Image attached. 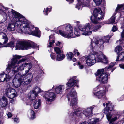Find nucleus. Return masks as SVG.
<instances>
[{
    "instance_id": "25",
    "label": "nucleus",
    "mask_w": 124,
    "mask_h": 124,
    "mask_svg": "<svg viewBox=\"0 0 124 124\" xmlns=\"http://www.w3.org/2000/svg\"><path fill=\"white\" fill-rule=\"evenodd\" d=\"M0 36L1 37L2 41H4L3 42V44H5L7 42L8 39L5 34L2 32H0ZM1 44V43H0V45Z\"/></svg>"
},
{
    "instance_id": "31",
    "label": "nucleus",
    "mask_w": 124,
    "mask_h": 124,
    "mask_svg": "<svg viewBox=\"0 0 124 124\" xmlns=\"http://www.w3.org/2000/svg\"><path fill=\"white\" fill-rule=\"evenodd\" d=\"M41 102L40 100L38 99L36 100L34 103V107L35 109L38 108L40 106Z\"/></svg>"
},
{
    "instance_id": "2",
    "label": "nucleus",
    "mask_w": 124,
    "mask_h": 124,
    "mask_svg": "<svg viewBox=\"0 0 124 124\" xmlns=\"http://www.w3.org/2000/svg\"><path fill=\"white\" fill-rule=\"evenodd\" d=\"M23 56L15 55H13V58L11 59V63L8 62V64L6 68L7 71H9V75L10 76H13L15 73H17L19 71L23 70L24 68V64H23L19 67H17L18 65L21 63L22 62L29 58L28 56H25V58L18 61L17 59L21 58Z\"/></svg>"
},
{
    "instance_id": "5",
    "label": "nucleus",
    "mask_w": 124,
    "mask_h": 124,
    "mask_svg": "<svg viewBox=\"0 0 124 124\" xmlns=\"http://www.w3.org/2000/svg\"><path fill=\"white\" fill-rule=\"evenodd\" d=\"M67 97L68 103L72 106L73 109L76 107L77 102V93L74 88H72L67 93Z\"/></svg>"
},
{
    "instance_id": "57",
    "label": "nucleus",
    "mask_w": 124,
    "mask_h": 124,
    "mask_svg": "<svg viewBox=\"0 0 124 124\" xmlns=\"http://www.w3.org/2000/svg\"><path fill=\"white\" fill-rule=\"evenodd\" d=\"M7 116L8 118H10L12 116V115L10 112H8L7 114Z\"/></svg>"
},
{
    "instance_id": "26",
    "label": "nucleus",
    "mask_w": 124,
    "mask_h": 124,
    "mask_svg": "<svg viewBox=\"0 0 124 124\" xmlns=\"http://www.w3.org/2000/svg\"><path fill=\"white\" fill-rule=\"evenodd\" d=\"M8 101L6 98L3 97L2 99H0V107H3L6 106Z\"/></svg>"
},
{
    "instance_id": "34",
    "label": "nucleus",
    "mask_w": 124,
    "mask_h": 124,
    "mask_svg": "<svg viewBox=\"0 0 124 124\" xmlns=\"http://www.w3.org/2000/svg\"><path fill=\"white\" fill-rule=\"evenodd\" d=\"M49 45H48V47H51L53 46V44L54 42V37L53 35H51L49 36Z\"/></svg>"
},
{
    "instance_id": "43",
    "label": "nucleus",
    "mask_w": 124,
    "mask_h": 124,
    "mask_svg": "<svg viewBox=\"0 0 124 124\" xmlns=\"http://www.w3.org/2000/svg\"><path fill=\"white\" fill-rule=\"evenodd\" d=\"M115 20V16L114 15L112 16V17L109 20V22L107 23L108 24H112L114 23Z\"/></svg>"
},
{
    "instance_id": "30",
    "label": "nucleus",
    "mask_w": 124,
    "mask_h": 124,
    "mask_svg": "<svg viewBox=\"0 0 124 124\" xmlns=\"http://www.w3.org/2000/svg\"><path fill=\"white\" fill-rule=\"evenodd\" d=\"M24 68H27V70H25V74H26L28 73L32 67V64L31 63H24Z\"/></svg>"
},
{
    "instance_id": "12",
    "label": "nucleus",
    "mask_w": 124,
    "mask_h": 124,
    "mask_svg": "<svg viewBox=\"0 0 124 124\" xmlns=\"http://www.w3.org/2000/svg\"><path fill=\"white\" fill-rule=\"evenodd\" d=\"M23 76L18 73L15 76L13 80V84L16 88L19 87L21 85L24 84V82L23 80Z\"/></svg>"
},
{
    "instance_id": "55",
    "label": "nucleus",
    "mask_w": 124,
    "mask_h": 124,
    "mask_svg": "<svg viewBox=\"0 0 124 124\" xmlns=\"http://www.w3.org/2000/svg\"><path fill=\"white\" fill-rule=\"evenodd\" d=\"M115 62H113L111 63L109 66L110 68H112L115 65Z\"/></svg>"
},
{
    "instance_id": "4",
    "label": "nucleus",
    "mask_w": 124,
    "mask_h": 124,
    "mask_svg": "<svg viewBox=\"0 0 124 124\" xmlns=\"http://www.w3.org/2000/svg\"><path fill=\"white\" fill-rule=\"evenodd\" d=\"M37 46L36 44L30 41H18L16 44V50H27L31 48H35Z\"/></svg>"
},
{
    "instance_id": "62",
    "label": "nucleus",
    "mask_w": 124,
    "mask_h": 124,
    "mask_svg": "<svg viewBox=\"0 0 124 124\" xmlns=\"http://www.w3.org/2000/svg\"><path fill=\"white\" fill-rule=\"evenodd\" d=\"M67 1H69L70 3H72L73 2V0H66Z\"/></svg>"
},
{
    "instance_id": "18",
    "label": "nucleus",
    "mask_w": 124,
    "mask_h": 124,
    "mask_svg": "<svg viewBox=\"0 0 124 124\" xmlns=\"http://www.w3.org/2000/svg\"><path fill=\"white\" fill-rule=\"evenodd\" d=\"M7 73L8 74V76L7 74H5V72H3L0 74V82H3L5 81H7L8 79H9L13 76H10L9 75V71H7Z\"/></svg>"
},
{
    "instance_id": "40",
    "label": "nucleus",
    "mask_w": 124,
    "mask_h": 124,
    "mask_svg": "<svg viewBox=\"0 0 124 124\" xmlns=\"http://www.w3.org/2000/svg\"><path fill=\"white\" fill-rule=\"evenodd\" d=\"M15 41H11L10 42L8 43L5 46V47H15V45H14L15 42Z\"/></svg>"
},
{
    "instance_id": "14",
    "label": "nucleus",
    "mask_w": 124,
    "mask_h": 124,
    "mask_svg": "<svg viewBox=\"0 0 124 124\" xmlns=\"http://www.w3.org/2000/svg\"><path fill=\"white\" fill-rule=\"evenodd\" d=\"M5 93L7 97L11 99H12L17 96L16 91L11 88H6L5 90Z\"/></svg>"
},
{
    "instance_id": "41",
    "label": "nucleus",
    "mask_w": 124,
    "mask_h": 124,
    "mask_svg": "<svg viewBox=\"0 0 124 124\" xmlns=\"http://www.w3.org/2000/svg\"><path fill=\"white\" fill-rule=\"evenodd\" d=\"M8 9V8L3 7L2 9H0V14H6L7 13V10Z\"/></svg>"
},
{
    "instance_id": "29",
    "label": "nucleus",
    "mask_w": 124,
    "mask_h": 124,
    "mask_svg": "<svg viewBox=\"0 0 124 124\" xmlns=\"http://www.w3.org/2000/svg\"><path fill=\"white\" fill-rule=\"evenodd\" d=\"M17 26V28H16L14 24H9L7 26V29L8 30L10 31H14L16 30H17V28H18V26Z\"/></svg>"
},
{
    "instance_id": "27",
    "label": "nucleus",
    "mask_w": 124,
    "mask_h": 124,
    "mask_svg": "<svg viewBox=\"0 0 124 124\" xmlns=\"http://www.w3.org/2000/svg\"><path fill=\"white\" fill-rule=\"evenodd\" d=\"M37 95L36 93L32 91H31L28 94V97L29 99L31 100H34L36 97H37Z\"/></svg>"
},
{
    "instance_id": "64",
    "label": "nucleus",
    "mask_w": 124,
    "mask_h": 124,
    "mask_svg": "<svg viewBox=\"0 0 124 124\" xmlns=\"http://www.w3.org/2000/svg\"><path fill=\"white\" fill-rule=\"evenodd\" d=\"M91 48L92 49H93V45L92 43H91Z\"/></svg>"
},
{
    "instance_id": "20",
    "label": "nucleus",
    "mask_w": 124,
    "mask_h": 124,
    "mask_svg": "<svg viewBox=\"0 0 124 124\" xmlns=\"http://www.w3.org/2000/svg\"><path fill=\"white\" fill-rule=\"evenodd\" d=\"M76 77H74L70 78L67 84V85L70 87H73L76 85Z\"/></svg>"
},
{
    "instance_id": "48",
    "label": "nucleus",
    "mask_w": 124,
    "mask_h": 124,
    "mask_svg": "<svg viewBox=\"0 0 124 124\" xmlns=\"http://www.w3.org/2000/svg\"><path fill=\"white\" fill-rule=\"evenodd\" d=\"M106 116L107 119L108 121H109L110 120V119L111 118L112 116V115L111 113V112H110L108 114H107Z\"/></svg>"
},
{
    "instance_id": "52",
    "label": "nucleus",
    "mask_w": 124,
    "mask_h": 124,
    "mask_svg": "<svg viewBox=\"0 0 124 124\" xmlns=\"http://www.w3.org/2000/svg\"><path fill=\"white\" fill-rule=\"evenodd\" d=\"M73 52L74 54H76L78 56L80 54L79 53L77 50L74 49L73 51Z\"/></svg>"
},
{
    "instance_id": "28",
    "label": "nucleus",
    "mask_w": 124,
    "mask_h": 124,
    "mask_svg": "<svg viewBox=\"0 0 124 124\" xmlns=\"http://www.w3.org/2000/svg\"><path fill=\"white\" fill-rule=\"evenodd\" d=\"M116 61H121L124 62V52H122L120 54H118Z\"/></svg>"
},
{
    "instance_id": "56",
    "label": "nucleus",
    "mask_w": 124,
    "mask_h": 124,
    "mask_svg": "<svg viewBox=\"0 0 124 124\" xmlns=\"http://www.w3.org/2000/svg\"><path fill=\"white\" fill-rule=\"evenodd\" d=\"M117 30V27L116 26H113L112 28V31L113 32H115Z\"/></svg>"
},
{
    "instance_id": "45",
    "label": "nucleus",
    "mask_w": 124,
    "mask_h": 124,
    "mask_svg": "<svg viewBox=\"0 0 124 124\" xmlns=\"http://www.w3.org/2000/svg\"><path fill=\"white\" fill-rule=\"evenodd\" d=\"M74 33L75 35L77 36H78L80 35V33L78 28H75Z\"/></svg>"
},
{
    "instance_id": "36",
    "label": "nucleus",
    "mask_w": 124,
    "mask_h": 124,
    "mask_svg": "<svg viewBox=\"0 0 124 124\" xmlns=\"http://www.w3.org/2000/svg\"><path fill=\"white\" fill-rule=\"evenodd\" d=\"M121 28L122 30V32L121 33V37L122 40L124 39V22H123L121 24Z\"/></svg>"
},
{
    "instance_id": "38",
    "label": "nucleus",
    "mask_w": 124,
    "mask_h": 124,
    "mask_svg": "<svg viewBox=\"0 0 124 124\" xmlns=\"http://www.w3.org/2000/svg\"><path fill=\"white\" fill-rule=\"evenodd\" d=\"M66 56L68 59L69 60H71L73 57L74 55L72 53L69 52L67 53Z\"/></svg>"
},
{
    "instance_id": "51",
    "label": "nucleus",
    "mask_w": 124,
    "mask_h": 124,
    "mask_svg": "<svg viewBox=\"0 0 124 124\" xmlns=\"http://www.w3.org/2000/svg\"><path fill=\"white\" fill-rule=\"evenodd\" d=\"M51 58L53 60L55 59L56 58V55L55 54L52 53L51 54Z\"/></svg>"
},
{
    "instance_id": "13",
    "label": "nucleus",
    "mask_w": 124,
    "mask_h": 124,
    "mask_svg": "<svg viewBox=\"0 0 124 124\" xmlns=\"http://www.w3.org/2000/svg\"><path fill=\"white\" fill-rule=\"evenodd\" d=\"M95 56L94 54H91L88 56L83 57L82 59L85 58L86 64L88 66H91L96 62Z\"/></svg>"
},
{
    "instance_id": "37",
    "label": "nucleus",
    "mask_w": 124,
    "mask_h": 124,
    "mask_svg": "<svg viewBox=\"0 0 124 124\" xmlns=\"http://www.w3.org/2000/svg\"><path fill=\"white\" fill-rule=\"evenodd\" d=\"M51 7L49 6L46 8L45 9H44L43 11L44 14L45 15H47L48 13L50 12L51 11Z\"/></svg>"
},
{
    "instance_id": "6",
    "label": "nucleus",
    "mask_w": 124,
    "mask_h": 124,
    "mask_svg": "<svg viewBox=\"0 0 124 124\" xmlns=\"http://www.w3.org/2000/svg\"><path fill=\"white\" fill-rule=\"evenodd\" d=\"M103 17V14L102 12L101 9L98 8L95 9L93 14L90 17V19L92 23L96 24L98 23V21L102 19Z\"/></svg>"
},
{
    "instance_id": "42",
    "label": "nucleus",
    "mask_w": 124,
    "mask_h": 124,
    "mask_svg": "<svg viewBox=\"0 0 124 124\" xmlns=\"http://www.w3.org/2000/svg\"><path fill=\"white\" fill-rule=\"evenodd\" d=\"M32 90L35 93H36L37 95L39 93L42 91V90L41 89L39 88L38 87H36L34 89Z\"/></svg>"
},
{
    "instance_id": "7",
    "label": "nucleus",
    "mask_w": 124,
    "mask_h": 124,
    "mask_svg": "<svg viewBox=\"0 0 124 124\" xmlns=\"http://www.w3.org/2000/svg\"><path fill=\"white\" fill-rule=\"evenodd\" d=\"M73 27L70 24L67 25L65 28L66 32L62 30H59V33L63 37L66 38H71L74 37L73 36Z\"/></svg>"
},
{
    "instance_id": "60",
    "label": "nucleus",
    "mask_w": 124,
    "mask_h": 124,
    "mask_svg": "<svg viewBox=\"0 0 124 124\" xmlns=\"http://www.w3.org/2000/svg\"><path fill=\"white\" fill-rule=\"evenodd\" d=\"M56 44V45L57 46H59L62 45L61 43L59 41L57 42Z\"/></svg>"
},
{
    "instance_id": "59",
    "label": "nucleus",
    "mask_w": 124,
    "mask_h": 124,
    "mask_svg": "<svg viewBox=\"0 0 124 124\" xmlns=\"http://www.w3.org/2000/svg\"><path fill=\"white\" fill-rule=\"evenodd\" d=\"M119 66L120 68L124 69V64H120Z\"/></svg>"
},
{
    "instance_id": "16",
    "label": "nucleus",
    "mask_w": 124,
    "mask_h": 124,
    "mask_svg": "<svg viewBox=\"0 0 124 124\" xmlns=\"http://www.w3.org/2000/svg\"><path fill=\"white\" fill-rule=\"evenodd\" d=\"M25 75V73L23 75H22L23 76V80L24 82V85H27L30 82L33 78V76L31 73H30L26 76H24Z\"/></svg>"
},
{
    "instance_id": "8",
    "label": "nucleus",
    "mask_w": 124,
    "mask_h": 124,
    "mask_svg": "<svg viewBox=\"0 0 124 124\" xmlns=\"http://www.w3.org/2000/svg\"><path fill=\"white\" fill-rule=\"evenodd\" d=\"M104 70L103 69H98L96 72V80L102 83H106L108 80V75L104 73Z\"/></svg>"
},
{
    "instance_id": "32",
    "label": "nucleus",
    "mask_w": 124,
    "mask_h": 124,
    "mask_svg": "<svg viewBox=\"0 0 124 124\" xmlns=\"http://www.w3.org/2000/svg\"><path fill=\"white\" fill-rule=\"evenodd\" d=\"M103 69L104 70V73H106V74H107L108 75H109L114 70V69H112L109 67H105Z\"/></svg>"
},
{
    "instance_id": "54",
    "label": "nucleus",
    "mask_w": 124,
    "mask_h": 124,
    "mask_svg": "<svg viewBox=\"0 0 124 124\" xmlns=\"http://www.w3.org/2000/svg\"><path fill=\"white\" fill-rule=\"evenodd\" d=\"M78 65L79 66V68L80 69H82L83 68L84 66L83 65L81 64L79 62H78Z\"/></svg>"
},
{
    "instance_id": "33",
    "label": "nucleus",
    "mask_w": 124,
    "mask_h": 124,
    "mask_svg": "<svg viewBox=\"0 0 124 124\" xmlns=\"http://www.w3.org/2000/svg\"><path fill=\"white\" fill-rule=\"evenodd\" d=\"M28 116V117L32 119H34L35 117L34 112L31 109H30L29 110Z\"/></svg>"
},
{
    "instance_id": "10",
    "label": "nucleus",
    "mask_w": 124,
    "mask_h": 124,
    "mask_svg": "<svg viewBox=\"0 0 124 124\" xmlns=\"http://www.w3.org/2000/svg\"><path fill=\"white\" fill-rule=\"evenodd\" d=\"M94 90L98 91L95 93L93 92V94L97 96L98 98H101L105 95L106 91V88L104 86L100 85L94 88Z\"/></svg>"
},
{
    "instance_id": "11",
    "label": "nucleus",
    "mask_w": 124,
    "mask_h": 124,
    "mask_svg": "<svg viewBox=\"0 0 124 124\" xmlns=\"http://www.w3.org/2000/svg\"><path fill=\"white\" fill-rule=\"evenodd\" d=\"M94 54L95 56L96 62H101L105 64L108 63V59L106 56L101 52L99 53L96 52L94 53Z\"/></svg>"
},
{
    "instance_id": "21",
    "label": "nucleus",
    "mask_w": 124,
    "mask_h": 124,
    "mask_svg": "<svg viewBox=\"0 0 124 124\" xmlns=\"http://www.w3.org/2000/svg\"><path fill=\"white\" fill-rule=\"evenodd\" d=\"M94 108L93 106H91L84 110L83 113L86 117L89 116L92 113L93 110Z\"/></svg>"
},
{
    "instance_id": "50",
    "label": "nucleus",
    "mask_w": 124,
    "mask_h": 124,
    "mask_svg": "<svg viewBox=\"0 0 124 124\" xmlns=\"http://www.w3.org/2000/svg\"><path fill=\"white\" fill-rule=\"evenodd\" d=\"M80 111L79 110H76L75 111V112H73V114H72V116H74L75 115H78L79 113H80Z\"/></svg>"
},
{
    "instance_id": "23",
    "label": "nucleus",
    "mask_w": 124,
    "mask_h": 124,
    "mask_svg": "<svg viewBox=\"0 0 124 124\" xmlns=\"http://www.w3.org/2000/svg\"><path fill=\"white\" fill-rule=\"evenodd\" d=\"M35 29L33 31L30 33V35L35 36L39 37L40 36V31L37 28H35Z\"/></svg>"
},
{
    "instance_id": "19",
    "label": "nucleus",
    "mask_w": 124,
    "mask_h": 124,
    "mask_svg": "<svg viewBox=\"0 0 124 124\" xmlns=\"http://www.w3.org/2000/svg\"><path fill=\"white\" fill-rule=\"evenodd\" d=\"M106 108L104 110L103 113L106 115L110 113V111L112 110L114 108L113 105H111V104L109 102L108 103L106 104Z\"/></svg>"
},
{
    "instance_id": "46",
    "label": "nucleus",
    "mask_w": 124,
    "mask_h": 124,
    "mask_svg": "<svg viewBox=\"0 0 124 124\" xmlns=\"http://www.w3.org/2000/svg\"><path fill=\"white\" fill-rule=\"evenodd\" d=\"M54 51L58 54L61 53V51L60 49L57 47H55L54 48Z\"/></svg>"
},
{
    "instance_id": "63",
    "label": "nucleus",
    "mask_w": 124,
    "mask_h": 124,
    "mask_svg": "<svg viewBox=\"0 0 124 124\" xmlns=\"http://www.w3.org/2000/svg\"><path fill=\"white\" fill-rule=\"evenodd\" d=\"M72 61L74 62H75L76 61V59L75 58H74L72 59Z\"/></svg>"
},
{
    "instance_id": "61",
    "label": "nucleus",
    "mask_w": 124,
    "mask_h": 124,
    "mask_svg": "<svg viewBox=\"0 0 124 124\" xmlns=\"http://www.w3.org/2000/svg\"><path fill=\"white\" fill-rule=\"evenodd\" d=\"M81 124H89V123L87 122H84L81 123Z\"/></svg>"
},
{
    "instance_id": "44",
    "label": "nucleus",
    "mask_w": 124,
    "mask_h": 124,
    "mask_svg": "<svg viewBox=\"0 0 124 124\" xmlns=\"http://www.w3.org/2000/svg\"><path fill=\"white\" fill-rule=\"evenodd\" d=\"M122 50V47L120 46H117L115 48V51L118 54Z\"/></svg>"
},
{
    "instance_id": "47",
    "label": "nucleus",
    "mask_w": 124,
    "mask_h": 124,
    "mask_svg": "<svg viewBox=\"0 0 124 124\" xmlns=\"http://www.w3.org/2000/svg\"><path fill=\"white\" fill-rule=\"evenodd\" d=\"M102 0H93L96 5L99 6L100 5Z\"/></svg>"
},
{
    "instance_id": "1",
    "label": "nucleus",
    "mask_w": 124,
    "mask_h": 124,
    "mask_svg": "<svg viewBox=\"0 0 124 124\" xmlns=\"http://www.w3.org/2000/svg\"><path fill=\"white\" fill-rule=\"evenodd\" d=\"M11 12L15 16L16 25L18 26L17 30V31L21 33H24L30 35L29 33L31 31L29 21L18 13L12 10Z\"/></svg>"
},
{
    "instance_id": "49",
    "label": "nucleus",
    "mask_w": 124,
    "mask_h": 124,
    "mask_svg": "<svg viewBox=\"0 0 124 124\" xmlns=\"http://www.w3.org/2000/svg\"><path fill=\"white\" fill-rule=\"evenodd\" d=\"M119 118V115H116V116L115 117L111 119V120L110 122H112L113 121H114L115 120Z\"/></svg>"
},
{
    "instance_id": "15",
    "label": "nucleus",
    "mask_w": 124,
    "mask_h": 124,
    "mask_svg": "<svg viewBox=\"0 0 124 124\" xmlns=\"http://www.w3.org/2000/svg\"><path fill=\"white\" fill-rule=\"evenodd\" d=\"M78 3L76 5V8L79 10L83 6L89 7L90 0H77Z\"/></svg>"
},
{
    "instance_id": "35",
    "label": "nucleus",
    "mask_w": 124,
    "mask_h": 124,
    "mask_svg": "<svg viewBox=\"0 0 124 124\" xmlns=\"http://www.w3.org/2000/svg\"><path fill=\"white\" fill-rule=\"evenodd\" d=\"M65 57V56L62 53L58 54L57 56L56 60L61 61L64 59Z\"/></svg>"
},
{
    "instance_id": "39",
    "label": "nucleus",
    "mask_w": 124,
    "mask_h": 124,
    "mask_svg": "<svg viewBox=\"0 0 124 124\" xmlns=\"http://www.w3.org/2000/svg\"><path fill=\"white\" fill-rule=\"evenodd\" d=\"M99 119L97 118H93L91 119L89 122L90 124H95L96 123L99 121Z\"/></svg>"
},
{
    "instance_id": "17",
    "label": "nucleus",
    "mask_w": 124,
    "mask_h": 124,
    "mask_svg": "<svg viewBox=\"0 0 124 124\" xmlns=\"http://www.w3.org/2000/svg\"><path fill=\"white\" fill-rule=\"evenodd\" d=\"M110 37L109 36H104L102 38V39L99 40H96L95 41V43L96 44H99L101 45L100 47H103V44L104 43H106L108 42Z\"/></svg>"
},
{
    "instance_id": "58",
    "label": "nucleus",
    "mask_w": 124,
    "mask_h": 124,
    "mask_svg": "<svg viewBox=\"0 0 124 124\" xmlns=\"http://www.w3.org/2000/svg\"><path fill=\"white\" fill-rule=\"evenodd\" d=\"M14 122L16 123L18 122H19V120L18 118H15L14 119Z\"/></svg>"
},
{
    "instance_id": "9",
    "label": "nucleus",
    "mask_w": 124,
    "mask_h": 124,
    "mask_svg": "<svg viewBox=\"0 0 124 124\" xmlns=\"http://www.w3.org/2000/svg\"><path fill=\"white\" fill-rule=\"evenodd\" d=\"M43 97L48 104H50L51 102L54 100L56 95L54 92H51L50 90L45 91L43 95Z\"/></svg>"
},
{
    "instance_id": "22",
    "label": "nucleus",
    "mask_w": 124,
    "mask_h": 124,
    "mask_svg": "<svg viewBox=\"0 0 124 124\" xmlns=\"http://www.w3.org/2000/svg\"><path fill=\"white\" fill-rule=\"evenodd\" d=\"M65 88V86L62 85L56 86L55 88V91L57 94H61Z\"/></svg>"
},
{
    "instance_id": "3",
    "label": "nucleus",
    "mask_w": 124,
    "mask_h": 124,
    "mask_svg": "<svg viewBox=\"0 0 124 124\" xmlns=\"http://www.w3.org/2000/svg\"><path fill=\"white\" fill-rule=\"evenodd\" d=\"M101 27L100 25L94 26L92 23H89L84 25H80L78 26L79 30L83 32L82 34L85 36L90 35L92 33V31H96Z\"/></svg>"
},
{
    "instance_id": "24",
    "label": "nucleus",
    "mask_w": 124,
    "mask_h": 124,
    "mask_svg": "<svg viewBox=\"0 0 124 124\" xmlns=\"http://www.w3.org/2000/svg\"><path fill=\"white\" fill-rule=\"evenodd\" d=\"M116 12H119L121 15L124 14V8L123 5H118L115 10Z\"/></svg>"
},
{
    "instance_id": "53",
    "label": "nucleus",
    "mask_w": 124,
    "mask_h": 124,
    "mask_svg": "<svg viewBox=\"0 0 124 124\" xmlns=\"http://www.w3.org/2000/svg\"><path fill=\"white\" fill-rule=\"evenodd\" d=\"M117 100L119 101H121L124 100V95L120 97H119L117 99Z\"/></svg>"
}]
</instances>
